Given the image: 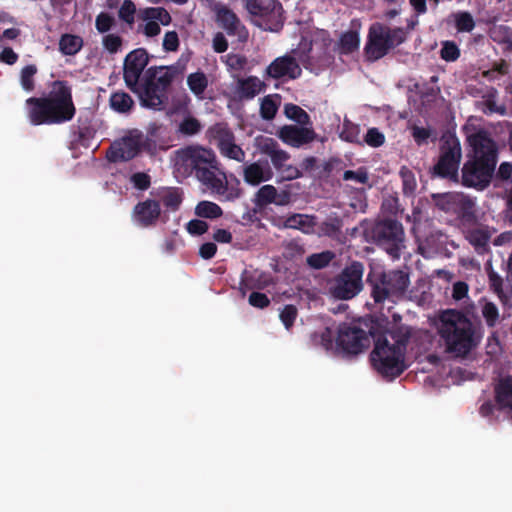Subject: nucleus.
<instances>
[{"label": "nucleus", "mask_w": 512, "mask_h": 512, "mask_svg": "<svg viewBox=\"0 0 512 512\" xmlns=\"http://www.w3.org/2000/svg\"><path fill=\"white\" fill-rule=\"evenodd\" d=\"M438 77L432 76L429 83L422 85L417 84L416 87L419 89V96L421 104L424 107H429L431 103L435 102L440 94V88L437 85Z\"/></svg>", "instance_id": "c756f323"}, {"label": "nucleus", "mask_w": 512, "mask_h": 512, "mask_svg": "<svg viewBox=\"0 0 512 512\" xmlns=\"http://www.w3.org/2000/svg\"><path fill=\"white\" fill-rule=\"evenodd\" d=\"M109 105L113 111L124 115L130 114L135 107L132 97L124 91L113 92L109 98Z\"/></svg>", "instance_id": "cd10ccee"}, {"label": "nucleus", "mask_w": 512, "mask_h": 512, "mask_svg": "<svg viewBox=\"0 0 512 512\" xmlns=\"http://www.w3.org/2000/svg\"><path fill=\"white\" fill-rule=\"evenodd\" d=\"M399 175L402 181L403 194L405 196L414 195L417 188V181L413 171L406 166H402Z\"/></svg>", "instance_id": "a19ab883"}, {"label": "nucleus", "mask_w": 512, "mask_h": 512, "mask_svg": "<svg viewBox=\"0 0 512 512\" xmlns=\"http://www.w3.org/2000/svg\"><path fill=\"white\" fill-rule=\"evenodd\" d=\"M284 114L288 119L295 121L297 124L301 126L311 124L309 114L300 106L295 105L293 103L285 104Z\"/></svg>", "instance_id": "58836bf2"}, {"label": "nucleus", "mask_w": 512, "mask_h": 512, "mask_svg": "<svg viewBox=\"0 0 512 512\" xmlns=\"http://www.w3.org/2000/svg\"><path fill=\"white\" fill-rule=\"evenodd\" d=\"M411 134L416 144L421 146L428 143L429 138L432 136V130L414 125L411 127Z\"/></svg>", "instance_id": "680f3d73"}, {"label": "nucleus", "mask_w": 512, "mask_h": 512, "mask_svg": "<svg viewBox=\"0 0 512 512\" xmlns=\"http://www.w3.org/2000/svg\"><path fill=\"white\" fill-rule=\"evenodd\" d=\"M316 216L294 213L285 218L281 227L286 229H297L305 234L315 232L317 225Z\"/></svg>", "instance_id": "b1692460"}, {"label": "nucleus", "mask_w": 512, "mask_h": 512, "mask_svg": "<svg viewBox=\"0 0 512 512\" xmlns=\"http://www.w3.org/2000/svg\"><path fill=\"white\" fill-rule=\"evenodd\" d=\"M488 280L490 290H492L499 298H502L504 296L502 277L493 269H490L488 270Z\"/></svg>", "instance_id": "052dcab7"}, {"label": "nucleus", "mask_w": 512, "mask_h": 512, "mask_svg": "<svg viewBox=\"0 0 512 512\" xmlns=\"http://www.w3.org/2000/svg\"><path fill=\"white\" fill-rule=\"evenodd\" d=\"M181 160L191 173L204 184L211 192L218 196L220 201H234L241 196V189L228 186L225 173L218 171V161L211 149L201 146H189L181 151ZM237 184L239 181L237 180Z\"/></svg>", "instance_id": "7ed1b4c3"}, {"label": "nucleus", "mask_w": 512, "mask_h": 512, "mask_svg": "<svg viewBox=\"0 0 512 512\" xmlns=\"http://www.w3.org/2000/svg\"><path fill=\"white\" fill-rule=\"evenodd\" d=\"M253 25L263 31L278 33L285 23L283 5L279 0H243Z\"/></svg>", "instance_id": "6e6552de"}, {"label": "nucleus", "mask_w": 512, "mask_h": 512, "mask_svg": "<svg viewBox=\"0 0 512 512\" xmlns=\"http://www.w3.org/2000/svg\"><path fill=\"white\" fill-rule=\"evenodd\" d=\"M385 32L391 49L401 45L407 39L408 32L400 27L390 28L385 26Z\"/></svg>", "instance_id": "3c124183"}, {"label": "nucleus", "mask_w": 512, "mask_h": 512, "mask_svg": "<svg viewBox=\"0 0 512 512\" xmlns=\"http://www.w3.org/2000/svg\"><path fill=\"white\" fill-rule=\"evenodd\" d=\"M441 154L438 162L431 170L432 177H448V131L442 133L441 136Z\"/></svg>", "instance_id": "c85d7f7f"}, {"label": "nucleus", "mask_w": 512, "mask_h": 512, "mask_svg": "<svg viewBox=\"0 0 512 512\" xmlns=\"http://www.w3.org/2000/svg\"><path fill=\"white\" fill-rule=\"evenodd\" d=\"M202 125L200 121L192 116L185 117L179 124L178 131L186 136H193L201 131Z\"/></svg>", "instance_id": "603ef678"}, {"label": "nucleus", "mask_w": 512, "mask_h": 512, "mask_svg": "<svg viewBox=\"0 0 512 512\" xmlns=\"http://www.w3.org/2000/svg\"><path fill=\"white\" fill-rule=\"evenodd\" d=\"M241 275L243 276V283L253 290H263L273 284V277L267 272L245 269Z\"/></svg>", "instance_id": "bb28decb"}, {"label": "nucleus", "mask_w": 512, "mask_h": 512, "mask_svg": "<svg viewBox=\"0 0 512 512\" xmlns=\"http://www.w3.org/2000/svg\"><path fill=\"white\" fill-rule=\"evenodd\" d=\"M473 316L450 308V355L456 358L467 357L480 343L481 336L470 320Z\"/></svg>", "instance_id": "0eeeda50"}, {"label": "nucleus", "mask_w": 512, "mask_h": 512, "mask_svg": "<svg viewBox=\"0 0 512 512\" xmlns=\"http://www.w3.org/2000/svg\"><path fill=\"white\" fill-rule=\"evenodd\" d=\"M215 14L216 22L229 36H237L241 42L248 39V30L232 9L226 5L218 4L215 7Z\"/></svg>", "instance_id": "2eb2a0df"}, {"label": "nucleus", "mask_w": 512, "mask_h": 512, "mask_svg": "<svg viewBox=\"0 0 512 512\" xmlns=\"http://www.w3.org/2000/svg\"><path fill=\"white\" fill-rule=\"evenodd\" d=\"M334 258V254L331 251H323L321 253H315L307 257V264L314 269H322L327 267L332 259Z\"/></svg>", "instance_id": "49530a36"}, {"label": "nucleus", "mask_w": 512, "mask_h": 512, "mask_svg": "<svg viewBox=\"0 0 512 512\" xmlns=\"http://www.w3.org/2000/svg\"><path fill=\"white\" fill-rule=\"evenodd\" d=\"M272 177L273 172L267 163L264 167L260 162H253L243 168L244 181L251 186H257L262 182L269 181Z\"/></svg>", "instance_id": "5701e85b"}, {"label": "nucleus", "mask_w": 512, "mask_h": 512, "mask_svg": "<svg viewBox=\"0 0 512 512\" xmlns=\"http://www.w3.org/2000/svg\"><path fill=\"white\" fill-rule=\"evenodd\" d=\"M219 151L224 157L235 160L237 162H243L246 157L244 150L235 143V140L225 145L224 147H221Z\"/></svg>", "instance_id": "5fc2aeb1"}, {"label": "nucleus", "mask_w": 512, "mask_h": 512, "mask_svg": "<svg viewBox=\"0 0 512 512\" xmlns=\"http://www.w3.org/2000/svg\"><path fill=\"white\" fill-rule=\"evenodd\" d=\"M148 138L138 129H131L114 141L107 151V159L110 162H126L134 159L145 147Z\"/></svg>", "instance_id": "9b49d317"}, {"label": "nucleus", "mask_w": 512, "mask_h": 512, "mask_svg": "<svg viewBox=\"0 0 512 512\" xmlns=\"http://www.w3.org/2000/svg\"><path fill=\"white\" fill-rule=\"evenodd\" d=\"M266 89V84L257 76L238 78L234 93L240 100H251Z\"/></svg>", "instance_id": "4be33fe9"}, {"label": "nucleus", "mask_w": 512, "mask_h": 512, "mask_svg": "<svg viewBox=\"0 0 512 512\" xmlns=\"http://www.w3.org/2000/svg\"><path fill=\"white\" fill-rule=\"evenodd\" d=\"M208 84V77L202 71L191 73L187 77V85L190 91L200 99H203V95L208 87Z\"/></svg>", "instance_id": "f704fd0d"}, {"label": "nucleus", "mask_w": 512, "mask_h": 512, "mask_svg": "<svg viewBox=\"0 0 512 512\" xmlns=\"http://www.w3.org/2000/svg\"><path fill=\"white\" fill-rule=\"evenodd\" d=\"M278 136L285 144L295 148L309 144L318 137L313 128L301 125H285L280 128Z\"/></svg>", "instance_id": "a211bd4d"}, {"label": "nucleus", "mask_w": 512, "mask_h": 512, "mask_svg": "<svg viewBox=\"0 0 512 512\" xmlns=\"http://www.w3.org/2000/svg\"><path fill=\"white\" fill-rule=\"evenodd\" d=\"M277 189L273 185L262 186L255 194L254 203L263 208L276 201Z\"/></svg>", "instance_id": "ea45409f"}, {"label": "nucleus", "mask_w": 512, "mask_h": 512, "mask_svg": "<svg viewBox=\"0 0 512 512\" xmlns=\"http://www.w3.org/2000/svg\"><path fill=\"white\" fill-rule=\"evenodd\" d=\"M368 173L367 170L363 167L359 168L356 171L346 170L343 174V180L345 181H355L360 184H366L368 182Z\"/></svg>", "instance_id": "e2e57ef3"}, {"label": "nucleus", "mask_w": 512, "mask_h": 512, "mask_svg": "<svg viewBox=\"0 0 512 512\" xmlns=\"http://www.w3.org/2000/svg\"><path fill=\"white\" fill-rule=\"evenodd\" d=\"M362 142L370 147L377 148L384 144L385 136L377 128H369Z\"/></svg>", "instance_id": "bf43d9fd"}, {"label": "nucleus", "mask_w": 512, "mask_h": 512, "mask_svg": "<svg viewBox=\"0 0 512 512\" xmlns=\"http://www.w3.org/2000/svg\"><path fill=\"white\" fill-rule=\"evenodd\" d=\"M301 74L302 69L297 60L290 55H284L277 57L267 66L264 76L276 80H295Z\"/></svg>", "instance_id": "dca6fc26"}, {"label": "nucleus", "mask_w": 512, "mask_h": 512, "mask_svg": "<svg viewBox=\"0 0 512 512\" xmlns=\"http://www.w3.org/2000/svg\"><path fill=\"white\" fill-rule=\"evenodd\" d=\"M179 48V37L176 31H168L164 35L163 49L165 51L174 52Z\"/></svg>", "instance_id": "774afa93"}, {"label": "nucleus", "mask_w": 512, "mask_h": 512, "mask_svg": "<svg viewBox=\"0 0 512 512\" xmlns=\"http://www.w3.org/2000/svg\"><path fill=\"white\" fill-rule=\"evenodd\" d=\"M430 330L399 327L389 332L392 343L386 336L375 340L370 354L373 368L384 378L393 380L406 369L405 353L410 352L419 364L429 370L445 368L448 361V309L440 310L428 318Z\"/></svg>", "instance_id": "f257e3e1"}, {"label": "nucleus", "mask_w": 512, "mask_h": 512, "mask_svg": "<svg viewBox=\"0 0 512 512\" xmlns=\"http://www.w3.org/2000/svg\"><path fill=\"white\" fill-rule=\"evenodd\" d=\"M221 60L226 64L227 68L232 71H242L248 64L246 56L236 53H229L222 56Z\"/></svg>", "instance_id": "a18cd8bd"}, {"label": "nucleus", "mask_w": 512, "mask_h": 512, "mask_svg": "<svg viewBox=\"0 0 512 512\" xmlns=\"http://www.w3.org/2000/svg\"><path fill=\"white\" fill-rule=\"evenodd\" d=\"M391 50L385 32V25L374 23L370 26L364 56L368 62H375L386 56Z\"/></svg>", "instance_id": "4468645a"}, {"label": "nucleus", "mask_w": 512, "mask_h": 512, "mask_svg": "<svg viewBox=\"0 0 512 512\" xmlns=\"http://www.w3.org/2000/svg\"><path fill=\"white\" fill-rule=\"evenodd\" d=\"M248 303L255 308L264 309L270 305L271 301L266 294L253 291L249 295Z\"/></svg>", "instance_id": "69168bd1"}, {"label": "nucleus", "mask_w": 512, "mask_h": 512, "mask_svg": "<svg viewBox=\"0 0 512 512\" xmlns=\"http://www.w3.org/2000/svg\"><path fill=\"white\" fill-rule=\"evenodd\" d=\"M195 214L200 218L216 219L223 215V210L218 204L203 200L196 205Z\"/></svg>", "instance_id": "4c0bfd02"}, {"label": "nucleus", "mask_w": 512, "mask_h": 512, "mask_svg": "<svg viewBox=\"0 0 512 512\" xmlns=\"http://www.w3.org/2000/svg\"><path fill=\"white\" fill-rule=\"evenodd\" d=\"M122 43V38L117 34H106L102 39L103 47L111 54L117 53L120 50Z\"/></svg>", "instance_id": "13d9d810"}, {"label": "nucleus", "mask_w": 512, "mask_h": 512, "mask_svg": "<svg viewBox=\"0 0 512 512\" xmlns=\"http://www.w3.org/2000/svg\"><path fill=\"white\" fill-rule=\"evenodd\" d=\"M278 111V103L273 99L272 95L263 97L260 104V115L264 120H272Z\"/></svg>", "instance_id": "de8ad7c7"}, {"label": "nucleus", "mask_w": 512, "mask_h": 512, "mask_svg": "<svg viewBox=\"0 0 512 512\" xmlns=\"http://www.w3.org/2000/svg\"><path fill=\"white\" fill-rule=\"evenodd\" d=\"M366 283L370 288V295L376 304L386 300L402 298L410 284L409 273L400 270H382L371 267L367 274Z\"/></svg>", "instance_id": "423d86ee"}, {"label": "nucleus", "mask_w": 512, "mask_h": 512, "mask_svg": "<svg viewBox=\"0 0 512 512\" xmlns=\"http://www.w3.org/2000/svg\"><path fill=\"white\" fill-rule=\"evenodd\" d=\"M298 310L295 305L288 304L283 307V309L280 312V320L285 326L286 329H290L297 318Z\"/></svg>", "instance_id": "4d7b16f0"}, {"label": "nucleus", "mask_w": 512, "mask_h": 512, "mask_svg": "<svg viewBox=\"0 0 512 512\" xmlns=\"http://www.w3.org/2000/svg\"><path fill=\"white\" fill-rule=\"evenodd\" d=\"M155 196L158 198L157 201L171 212L177 211L183 201L182 191L177 187L161 188L155 193Z\"/></svg>", "instance_id": "a878e982"}, {"label": "nucleus", "mask_w": 512, "mask_h": 512, "mask_svg": "<svg viewBox=\"0 0 512 512\" xmlns=\"http://www.w3.org/2000/svg\"><path fill=\"white\" fill-rule=\"evenodd\" d=\"M258 149L262 154L270 157L273 167L280 171L284 168L290 155L279 147V143L270 137H261L257 140Z\"/></svg>", "instance_id": "6ab92c4d"}, {"label": "nucleus", "mask_w": 512, "mask_h": 512, "mask_svg": "<svg viewBox=\"0 0 512 512\" xmlns=\"http://www.w3.org/2000/svg\"><path fill=\"white\" fill-rule=\"evenodd\" d=\"M365 236L382 247L386 252L397 259L404 247V230L402 224L393 219H384L371 223L364 229Z\"/></svg>", "instance_id": "1a4fd4ad"}, {"label": "nucleus", "mask_w": 512, "mask_h": 512, "mask_svg": "<svg viewBox=\"0 0 512 512\" xmlns=\"http://www.w3.org/2000/svg\"><path fill=\"white\" fill-rule=\"evenodd\" d=\"M83 47V39L78 35L63 34L59 40V51L65 56L77 54Z\"/></svg>", "instance_id": "473e14b6"}, {"label": "nucleus", "mask_w": 512, "mask_h": 512, "mask_svg": "<svg viewBox=\"0 0 512 512\" xmlns=\"http://www.w3.org/2000/svg\"><path fill=\"white\" fill-rule=\"evenodd\" d=\"M361 128L358 124H354L348 120H345L343 123V129L340 133V137L342 140L349 142V143H355V144H362L361 140Z\"/></svg>", "instance_id": "79ce46f5"}, {"label": "nucleus", "mask_w": 512, "mask_h": 512, "mask_svg": "<svg viewBox=\"0 0 512 512\" xmlns=\"http://www.w3.org/2000/svg\"><path fill=\"white\" fill-rule=\"evenodd\" d=\"M494 398L499 411L506 412L512 419V376L499 379L494 387Z\"/></svg>", "instance_id": "aec40b11"}, {"label": "nucleus", "mask_w": 512, "mask_h": 512, "mask_svg": "<svg viewBox=\"0 0 512 512\" xmlns=\"http://www.w3.org/2000/svg\"><path fill=\"white\" fill-rule=\"evenodd\" d=\"M450 207L464 223L475 221V202L462 193H450Z\"/></svg>", "instance_id": "412c9836"}, {"label": "nucleus", "mask_w": 512, "mask_h": 512, "mask_svg": "<svg viewBox=\"0 0 512 512\" xmlns=\"http://www.w3.org/2000/svg\"><path fill=\"white\" fill-rule=\"evenodd\" d=\"M467 141L472 150L462 167L461 183L465 187L484 190L495 173L498 147L485 131L468 136Z\"/></svg>", "instance_id": "20e7f679"}, {"label": "nucleus", "mask_w": 512, "mask_h": 512, "mask_svg": "<svg viewBox=\"0 0 512 512\" xmlns=\"http://www.w3.org/2000/svg\"><path fill=\"white\" fill-rule=\"evenodd\" d=\"M360 37L357 31L344 32L339 39V49L342 54H350L358 50Z\"/></svg>", "instance_id": "e433bc0d"}, {"label": "nucleus", "mask_w": 512, "mask_h": 512, "mask_svg": "<svg viewBox=\"0 0 512 512\" xmlns=\"http://www.w3.org/2000/svg\"><path fill=\"white\" fill-rule=\"evenodd\" d=\"M364 264L352 261L334 278L331 295L339 300H350L363 290Z\"/></svg>", "instance_id": "9d476101"}, {"label": "nucleus", "mask_w": 512, "mask_h": 512, "mask_svg": "<svg viewBox=\"0 0 512 512\" xmlns=\"http://www.w3.org/2000/svg\"><path fill=\"white\" fill-rule=\"evenodd\" d=\"M209 134L211 138L215 141L219 150L221 149V147H224L225 145L235 140V135L233 131L225 123H216L215 125L210 127Z\"/></svg>", "instance_id": "7c9ffc66"}, {"label": "nucleus", "mask_w": 512, "mask_h": 512, "mask_svg": "<svg viewBox=\"0 0 512 512\" xmlns=\"http://www.w3.org/2000/svg\"><path fill=\"white\" fill-rule=\"evenodd\" d=\"M337 346L347 354L357 355L370 345V336L358 326L342 323L338 327Z\"/></svg>", "instance_id": "f8f14e48"}, {"label": "nucleus", "mask_w": 512, "mask_h": 512, "mask_svg": "<svg viewBox=\"0 0 512 512\" xmlns=\"http://www.w3.org/2000/svg\"><path fill=\"white\" fill-rule=\"evenodd\" d=\"M490 36L493 41L500 44H512V28L507 25H499L495 27L491 32Z\"/></svg>", "instance_id": "6e6d98bb"}, {"label": "nucleus", "mask_w": 512, "mask_h": 512, "mask_svg": "<svg viewBox=\"0 0 512 512\" xmlns=\"http://www.w3.org/2000/svg\"><path fill=\"white\" fill-rule=\"evenodd\" d=\"M130 181L136 189L141 191L147 190L151 185V177L144 172L132 174Z\"/></svg>", "instance_id": "0e129e2a"}, {"label": "nucleus", "mask_w": 512, "mask_h": 512, "mask_svg": "<svg viewBox=\"0 0 512 512\" xmlns=\"http://www.w3.org/2000/svg\"><path fill=\"white\" fill-rule=\"evenodd\" d=\"M469 285L465 281H456L452 286V299L461 304V309L458 312H463L468 315H475L476 306L470 299Z\"/></svg>", "instance_id": "393cba45"}, {"label": "nucleus", "mask_w": 512, "mask_h": 512, "mask_svg": "<svg viewBox=\"0 0 512 512\" xmlns=\"http://www.w3.org/2000/svg\"><path fill=\"white\" fill-rule=\"evenodd\" d=\"M136 5L132 0H124L118 10V17L130 27L135 23Z\"/></svg>", "instance_id": "8fccbe9b"}, {"label": "nucleus", "mask_w": 512, "mask_h": 512, "mask_svg": "<svg viewBox=\"0 0 512 512\" xmlns=\"http://www.w3.org/2000/svg\"><path fill=\"white\" fill-rule=\"evenodd\" d=\"M26 106L27 118L34 126L67 123L76 114L72 89L64 80L53 81L47 94L28 98Z\"/></svg>", "instance_id": "f03ea898"}, {"label": "nucleus", "mask_w": 512, "mask_h": 512, "mask_svg": "<svg viewBox=\"0 0 512 512\" xmlns=\"http://www.w3.org/2000/svg\"><path fill=\"white\" fill-rule=\"evenodd\" d=\"M115 25V17L108 12H100L95 18V28L100 34L108 33Z\"/></svg>", "instance_id": "09e8293b"}, {"label": "nucleus", "mask_w": 512, "mask_h": 512, "mask_svg": "<svg viewBox=\"0 0 512 512\" xmlns=\"http://www.w3.org/2000/svg\"><path fill=\"white\" fill-rule=\"evenodd\" d=\"M149 55L144 48H138L128 53L124 60L123 79L133 93L139 89V80L148 65Z\"/></svg>", "instance_id": "ddd939ff"}, {"label": "nucleus", "mask_w": 512, "mask_h": 512, "mask_svg": "<svg viewBox=\"0 0 512 512\" xmlns=\"http://www.w3.org/2000/svg\"><path fill=\"white\" fill-rule=\"evenodd\" d=\"M208 223L200 219H192L187 225L186 229L191 235H202L208 231Z\"/></svg>", "instance_id": "338daca9"}, {"label": "nucleus", "mask_w": 512, "mask_h": 512, "mask_svg": "<svg viewBox=\"0 0 512 512\" xmlns=\"http://www.w3.org/2000/svg\"><path fill=\"white\" fill-rule=\"evenodd\" d=\"M454 20L458 32H471L475 27L474 19L469 12L454 14Z\"/></svg>", "instance_id": "864d4df0"}, {"label": "nucleus", "mask_w": 512, "mask_h": 512, "mask_svg": "<svg viewBox=\"0 0 512 512\" xmlns=\"http://www.w3.org/2000/svg\"><path fill=\"white\" fill-rule=\"evenodd\" d=\"M467 240L474 247L475 251L484 255L489 251L490 234L482 229H474L469 231Z\"/></svg>", "instance_id": "72a5a7b5"}, {"label": "nucleus", "mask_w": 512, "mask_h": 512, "mask_svg": "<svg viewBox=\"0 0 512 512\" xmlns=\"http://www.w3.org/2000/svg\"><path fill=\"white\" fill-rule=\"evenodd\" d=\"M343 221L341 218L329 217L318 225L317 233L319 236H326L331 239H340L342 234Z\"/></svg>", "instance_id": "2f4dec72"}, {"label": "nucleus", "mask_w": 512, "mask_h": 512, "mask_svg": "<svg viewBox=\"0 0 512 512\" xmlns=\"http://www.w3.org/2000/svg\"><path fill=\"white\" fill-rule=\"evenodd\" d=\"M37 67L34 64L26 65L20 72V84L26 92H32L35 89L34 76L37 73Z\"/></svg>", "instance_id": "c03bdc74"}, {"label": "nucleus", "mask_w": 512, "mask_h": 512, "mask_svg": "<svg viewBox=\"0 0 512 512\" xmlns=\"http://www.w3.org/2000/svg\"><path fill=\"white\" fill-rule=\"evenodd\" d=\"M496 93V90L493 89L484 97L483 112L488 115L494 113L499 115H505L507 111L506 106L497 104Z\"/></svg>", "instance_id": "37998d69"}, {"label": "nucleus", "mask_w": 512, "mask_h": 512, "mask_svg": "<svg viewBox=\"0 0 512 512\" xmlns=\"http://www.w3.org/2000/svg\"><path fill=\"white\" fill-rule=\"evenodd\" d=\"M479 304L481 305V313L487 327L494 328L500 319L498 307L495 303L487 300L486 298H481L479 300Z\"/></svg>", "instance_id": "c9c22d12"}, {"label": "nucleus", "mask_w": 512, "mask_h": 512, "mask_svg": "<svg viewBox=\"0 0 512 512\" xmlns=\"http://www.w3.org/2000/svg\"><path fill=\"white\" fill-rule=\"evenodd\" d=\"M177 70L173 66H151L145 73L143 83L139 84L140 103L145 108L161 110L168 99L167 91L171 86Z\"/></svg>", "instance_id": "39448f33"}, {"label": "nucleus", "mask_w": 512, "mask_h": 512, "mask_svg": "<svg viewBox=\"0 0 512 512\" xmlns=\"http://www.w3.org/2000/svg\"><path fill=\"white\" fill-rule=\"evenodd\" d=\"M161 216L160 202L156 199H146L138 202L132 211L133 221L142 228L155 226Z\"/></svg>", "instance_id": "f3484780"}]
</instances>
